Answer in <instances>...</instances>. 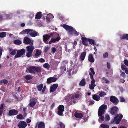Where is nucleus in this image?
<instances>
[{"instance_id": "obj_1", "label": "nucleus", "mask_w": 128, "mask_h": 128, "mask_svg": "<svg viewBox=\"0 0 128 128\" xmlns=\"http://www.w3.org/2000/svg\"><path fill=\"white\" fill-rule=\"evenodd\" d=\"M58 36V34L55 32H53L50 34H46L43 36L44 41L46 44H50L52 42L55 43L60 40V37H57L56 38H52L48 42L47 41L50 37L54 38Z\"/></svg>"}, {"instance_id": "obj_2", "label": "nucleus", "mask_w": 128, "mask_h": 128, "mask_svg": "<svg viewBox=\"0 0 128 128\" xmlns=\"http://www.w3.org/2000/svg\"><path fill=\"white\" fill-rule=\"evenodd\" d=\"M107 108V106L106 105L103 104L101 105L99 107L98 112V116H100L98 119L99 122H102L104 121V116H103L105 112V110Z\"/></svg>"}, {"instance_id": "obj_3", "label": "nucleus", "mask_w": 128, "mask_h": 128, "mask_svg": "<svg viewBox=\"0 0 128 128\" xmlns=\"http://www.w3.org/2000/svg\"><path fill=\"white\" fill-rule=\"evenodd\" d=\"M27 34L31 36L35 37L38 34L36 31L32 29H27L23 30L20 33V34Z\"/></svg>"}, {"instance_id": "obj_4", "label": "nucleus", "mask_w": 128, "mask_h": 128, "mask_svg": "<svg viewBox=\"0 0 128 128\" xmlns=\"http://www.w3.org/2000/svg\"><path fill=\"white\" fill-rule=\"evenodd\" d=\"M62 26L67 31L68 34H74L76 36H78L79 34V33L77 32L74 29L73 27L70 26L66 24H64Z\"/></svg>"}, {"instance_id": "obj_5", "label": "nucleus", "mask_w": 128, "mask_h": 128, "mask_svg": "<svg viewBox=\"0 0 128 128\" xmlns=\"http://www.w3.org/2000/svg\"><path fill=\"white\" fill-rule=\"evenodd\" d=\"M32 45H30L26 47L27 51L26 56L28 58H30L32 56L33 50L34 49V46Z\"/></svg>"}, {"instance_id": "obj_6", "label": "nucleus", "mask_w": 128, "mask_h": 128, "mask_svg": "<svg viewBox=\"0 0 128 128\" xmlns=\"http://www.w3.org/2000/svg\"><path fill=\"white\" fill-rule=\"evenodd\" d=\"M123 117L122 114H118L112 119L111 121V123H113L114 122L117 124H119Z\"/></svg>"}, {"instance_id": "obj_7", "label": "nucleus", "mask_w": 128, "mask_h": 128, "mask_svg": "<svg viewBox=\"0 0 128 128\" xmlns=\"http://www.w3.org/2000/svg\"><path fill=\"white\" fill-rule=\"evenodd\" d=\"M25 50L24 48L17 50L16 54L14 58H17L22 57H23V56H22L25 53Z\"/></svg>"}, {"instance_id": "obj_8", "label": "nucleus", "mask_w": 128, "mask_h": 128, "mask_svg": "<svg viewBox=\"0 0 128 128\" xmlns=\"http://www.w3.org/2000/svg\"><path fill=\"white\" fill-rule=\"evenodd\" d=\"M78 70L77 67L76 66H74L72 68H70L68 70L69 74L70 75L76 74V73Z\"/></svg>"}, {"instance_id": "obj_9", "label": "nucleus", "mask_w": 128, "mask_h": 128, "mask_svg": "<svg viewBox=\"0 0 128 128\" xmlns=\"http://www.w3.org/2000/svg\"><path fill=\"white\" fill-rule=\"evenodd\" d=\"M58 114L59 116H62L64 110V106L62 105H59L58 108Z\"/></svg>"}, {"instance_id": "obj_10", "label": "nucleus", "mask_w": 128, "mask_h": 128, "mask_svg": "<svg viewBox=\"0 0 128 128\" xmlns=\"http://www.w3.org/2000/svg\"><path fill=\"white\" fill-rule=\"evenodd\" d=\"M110 112L111 114L114 116L116 115L117 112L118 110V109L117 107L114 106L110 108Z\"/></svg>"}, {"instance_id": "obj_11", "label": "nucleus", "mask_w": 128, "mask_h": 128, "mask_svg": "<svg viewBox=\"0 0 128 128\" xmlns=\"http://www.w3.org/2000/svg\"><path fill=\"white\" fill-rule=\"evenodd\" d=\"M110 100L115 105L117 104L118 102V99L114 96H110Z\"/></svg>"}, {"instance_id": "obj_12", "label": "nucleus", "mask_w": 128, "mask_h": 128, "mask_svg": "<svg viewBox=\"0 0 128 128\" xmlns=\"http://www.w3.org/2000/svg\"><path fill=\"white\" fill-rule=\"evenodd\" d=\"M27 126L26 122L23 121H20L18 123V125L19 128H25Z\"/></svg>"}, {"instance_id": "obj_13", "label": "nucleus", "mask_w": 128, "mask_h": 128, "mask_svg": "<svg viewBox=\"0 0 128 128\" xmlns=\"http://www.w3.org/2000/svg\"><path fill=\"white\" fill-rule=\"evenodd\" d=\"M24 42L26 44H28L31 43L32 45L33 44V41L31 40L30 38L27 37H26L24 38Z\"/></svg>"}, {"instance_id": "obj_14", "label": "nucleus", "mask_w": 128, "mask_h": 128, "mask_svg": "<svg viewBox=\"0 0 128 128\" xmlns=\"http://www.w3.org/2000/svg\"><path fill=\"white\" fill-rule=\"evenodd\" d=\"M81 36L82 37L81 39L82 40V42L84 45L85 46H87L88 45V42L89 40V38H86L85 37H82V35H81Z\"/></svg>"}, {"instance_id": "obj_15", "label": "nucleus", "mask_w": 128, "mask_h": 128, "mask_svg": "<svg viewBox=\"0 0 128 128\" xmlns=\"http://www.w3.org/2000/svg\"><path fill=\"white\" fill-rule=\"evenodd\" d=\"M57 78L55 77H52L48 78L47 80V82L48 84H50L52 82H56Z\"/></svg>"}, {"instance_id": "obj_16", "label": "nucleus", "mask_w": 128, "mask_h": 128, "mask_svg": "<svg viewBox=\"0 0 128 128\" xmlns=\"http://www.w3.org/2000/svg\"><path fill=\"white\" fill-rule=\"evenodd\" d=\"M91 79L92 80L91 81V84L89 85V88L90 90H93L94 87L96 86L95 84V80L93 78L92 79Z\"/></svg>"}, {"instance_id": "obj_17", "label": "nucleus", "mask_w": 128, "mask_h": 128, "mask_svg": "<svg viewBox=\"0 0 128 128\" xmlns=\"http://www.w3.org/2000/svg\"><path fill=\"white\" fill-rule=\"evenodd\" d=\"M18 112L14 109L12 110H9L8 114L9 116L12 115H16L18 113Z\"/></svg>"}, {"instance_id": "obj_18", "label": "nucleus", "mask_w": 128, "mask_h": 128, "mask_svg": "<svg viewBox=\"0 0 128 128\" xmlns=\"http://www.w3.org/2000/svg\"><path fill=\"white\" fill-rule=\"evenodd\" d=\"M58 87V85L57 84H54L50 88V92H52L56 90Z\"/></svg>"}, {"instance_id": "obj_19", "label": "nucleus", "mask_w": 128, "mask_h": 128, "mask_svg": "<svg viewBox=\"0 0 128 128\" xmlns=\"http://www.w3.org/2000/svg\"><path fill=\"white\" fill-rule=\"evenodd\" d=\"M17 50L15 49H12L10 48L9 50V52L10 54L12 56L15 55L16 53Z\"/></svg>"}, {"instance_id": "obj_20", "label": "nucleus", "mask_w": 128, "mask_h": 128, "mask_svg": "<svg viewBox=\"0 0 128 128\" xmlns=\"http://www.w3.org/2000/svg\"><path fill=\"white\" fill-rule=\"evenodd\" d=\"M27 70L29 72L33 74L35 73V72H34V66L29 67L28 68Z\"/></svg>"}, {"instance_id": "obj_21", "label": "nucleus", "mask_w": 128, "mask_h": 128, "mask_svg": "<svg viewBox=\"0 0 128 128\" xmlns=\"http://www.w3.org/2000/svg\"><path fill=\"white\" fill-rule=\"evenodd\" d=\"M89 75L90 76V78L91 79H92L93 77V75L95 74V73L94 72L93 68H90V71L89 72Z\"/></svg>"}, {"instance_id": "obj_22", "label": "nucleus", "mask_w": 128, "mask_h": 128, "mask_svg": "<svg viewBox=\"0 0 128 128\" xmlns=\"http://www.w3.org/2000/svg\"><path fill=\"white\" fill-rule=\"evenodd\" d=\"M88 60L91 62H94V59L92 54H90L88 57Z\"/></svg>"}, {"instance_id": "obj_23", "label": "nucleus", "mask_w": 128, "mask_h": 128, "mask_svg": "<svg viewBox=\"0 0 128 128\" xmlns=\"http://www.w3.org/2000/svg\"><path fill=\"white\" fill-rule=\"evenodd\" d=\"M42 14V13L41 12H38L36 15L35 18L37 20L40 19L41 18Z\"/></svg>"}, {"instance_id": "obj_24", "label": "nucleus", "mask_w": 128, "mask_h": 128, "mask_svg": "<svg viewBox=\"0 0 128 128\" xmlns=\"http://www.w3.org/2000/svg\"><path fill=\"white\" fill-rule=\"evenodd\" d=\"M34 72L39 73H40L41 71V69L40 67L37 66H34Z\"/></svg>"}, {"instance_id": "obj_25", "label": "nucleus", "mask_w": 128, "mask_h": 128, "mask_svg": "<svg viewBox=\"0 0 128 128\" xmlns=\"http://www.w3.org/2000/svg\"><path fill=\"white\" fill-rule=\"evenodd\" d=\"M38 128H45L44 123L42 122H39L38 124Z\"/></svg>"}, {"instance_id": "obj_26", "label": "nucleus", "mask_w": 128, "mask_h": 128, "mask_svg": "<svg viewBox=\"0 0 128 128\" xmlns=\"http://www.w3.org/2000/svg\"><path fill=\"white\" fill-rule=\"evenodd\" d=\"M86 55V52H82L80 56V57L81 60L83 61Z\"/></svg>"}, {"instance_id": "obj_27", "label": "nucleus", "mask_w": 128, "mask_h": 128, "mask_svg": "<svg viewBox=\"0 0 128 128\" xmlns=\"http://www.w3.org/2000/svg\"><path fill=\"white\" fill-rule=\"evenodd\" d=\"M41 53V52L40 50H37L34 56V57L36 58H38L40 55Z\"/></svg>"}, {"instance_id": "obj_28", "label": "nucleus", "mask_w": 128, "mask_h": 128, "mask_svg": "<svg viewBox=\"0 0 128 128\" xmlns=\"http://www.w3.org/2000/svg\"><path fill=\"white\" fill-rule=\"evenodd\" d=\"M43 87V84L38 85L36 86L38 90L39 91H42Z\"/></svg>"}, {"instance_id": "obj_29", "label": "nucleus", "mask_w": 128, "mask_h": 128, "mask_svg": "<svg viewBox=\"0 0 128 128\" xmlns=\"http://www.w3.org/2000/svg\"><path fill=\"white\" fill-rule=\"evenodd\" d=\"M74 115L76 117L78 118H80L82 117V115L81 113L75 112Z\"/></svg>"}, {"instance_id": "obj_30", "label": "nucleus", "mask_w": 128, "mask_h": 128, "mask_svg": "<svg viewBox=\"0 0 128 128\" xmlns=\"http://www.w3.org/2000/svg\"><path fill=\"white\" fill-rule=\"evenodd\" d=\"M86 84V81L84 78L82 79L80 81L79 83L80 86H84Z\"/></svg>"}, {"instance_id": "obj_31", "label": "nucleus", "mask_w": 128, "mask_h": 128, "mask_svg": "<svg viewBox=\"0 0 128 128\" xmlns=\"http://www.w3.org/2000/svg\"><path fill=\"white\" fill-rule=\"evenodd\" d=\"M92 98L93 99L96 100V101H98L100 100V97L95 94L93 96Z\"/></svg>"}, {"instance_id": "obj_32", "label": "nucleus", "mask_w": 128, "mask_h": 128, "mask_svg": "<svg viewBox=\"0 0 128 128\" xmlns=\"http://www.w3.org/2000/svg\"><path fill=\"white\" fill-rule=\"evenodd\" d=\"M102 80L103 82H105L106 84H109L110 80L105 77H103L102 78Z\"/></svg>"}, {"instance_id": "obj_33", "label": "nucleus", "mask_w": 128, "mask_h": 128, "mask_svg": "<svg viewBox=\"0 0 128 128\" xmlns=\"http://www.w3.org/2000/svg\"><path fill=\"white\" fill-rule=\"evenodd\" d=\"M80 96V95L78 94H76L72 95L71 96H70V98L74 100L75 98H78Z\"/></svg>"}, {"instance_id": "obj_34", "label": "nucleus", "mask_w": 128, "mask_h": 128, "mask_svg": "<svg viewBox=\"0 0 128 128\" xmlns=\"http://www.w3.org/2000/svg\"><path fill=\"white\" fill-rule=\"evenodd\" d=\"M120 38L121 39H126L127 40H128V34H127L121 36H120Z\"/></svg>"}, {"instance_id": "obj_35", "label": "nucleus", "mask_w": 128, "mask_h": 128, "mask_svg": "<svg viewBox=\"0 0 128 128\" xmlns=\"http://www.w3.org/2000/svg\"><path fill=\"white\" fill-rule=\"evenodd\" d=\"M6 34V32H5L0 33V38H3L5 37Z\"/></svg>"}, {"instance_id": "obj_36", "label": "nucleus", "mask_w": 128, "mask_h": 128, "mask_svg": "<svg viewBox=\"0 0 128 128\" xmlns=\"http://www.w3.org/2000/svg\"><path fill=\"white\" fill-rule=\"evenodd\" d=\"M43 67L49 70L50 66L48 63H46L43 65Z\"/></svg>"}, {"instance_id": "obj_37", "label": "nucleus", "mask_w": 128, "mask_h": 128, "mask_svg": "<svg viewBox=\"0 0 128 128\" xmlns=\"http://www.w3.org/2000/svg\"><path fill=\"white\" fill-rule=\"evenodd\" d=\"M24 78L27 80H29L32 78V76L30 75H26L24 76Z\"/></svg>"}, {"instance_id": "obj_38", "label": "nucleus", "mask_w": 128, "mask_h": 128, "mask_svg": "<svg viewBox=\"0 0 128 128\" xmlns=\"http://www.w3.org/2000/svg\"><path fill=\"white\" fill-rule=\"evenodd\" d=\"M70 98V100H69V101H68L67 102V104H68L69 105H71L72 104V103L73 102L74 103H75L76 102V101L75 100H72Z\"/></svg>"}, {"instance_id": "obj_39", "label": "nucleus", "mask_w": 128, "mask_h": 128, "mask_svg": "<svg viewBox=\"0 0 128 128\" xmlns=\"http://www.w3.org/2000/svg\"><path fill=\"white\" fill-rule=\"evenodd\" d=\"M14 43L16 44H21L22 42L19 40H16L14 41Z\"/></svg>"}, {"instance_id": "obj_40", "label": "nucleus", "mask_w": 128, "mask_h": 128, "mask_svg": "<svg viewBox=\"0 0 128 128\" xmlns=\"http://www.w3.org/2000/svg\"><path fill=\"white\" fill-rule=\"evenodd\" d=\"M36 103V102L35 101L31 102L29 104L28 106H29L31 107H33Z\"/></svg>"}, {"instance_id": "obj_41", "label": "nucleus", "mask_w": 128, "mask_h": 128, "mask_svg": "<svg viewBox=\"0 0 128 128\" xmlns=\"http://www.w3.org/2000/svg\"><path fill=\"white\" fill-rule=\"evenodd\" d=\"M3 15H4V16H6V19H10V18H11L12 14L10 13L8 15H7L6 14H3Z\"/></svg>"}, {"instance_id": "obj_42", "label": "nucleus", "mask_w": 128, "mask_h": 128, "mask_svg": "<svg viewBox=\"0 0 128 128\" xmlns=\"http://www.w3.org/2000/svg\"><path fill=\"white\" fill-rule=\"evenodd\" d=\"M100 126L102 128H109L108 125L104 124H101L100 125Z\"/></svg>"}, {"instance_id": "obj_43", "label": "nucleus", "mask_w": 128, "mask_h": 128, "mask_svg": "<svg viewBox=\"0 0 128 128\" xmlns=\"http://www.w3.org/2000/svg\"><path fill=\"white\" fill-rule=\"evenodd\" d=\"M3 110V105L1 104L0 106V116L2 114Z\"/></svg>"}, {"instance_id": "obj_44", "label": "nucleus", "mask_w": 128, "mask_h": 128, "mask_svg": "<svg viewBox=\"0 0 128 128\" xmlns=\"http://www.w3.org/2000/svg\"><path fill=\"white\" fill-rule=\"evenodd\" d=\"M88 41L89 42V43L92 45H94V40H93L90 39H89Z\"/></svg>"}, {"instance_id": "obj_45", "label": "nucleus", "mask_w": 128, "mask_h": 128, "mask_svg": "<svg viewBox=\"0 0 128 128\" xmlns=\"http://www.w3.org/2000/svg\"><path fill=\"white\" fill-rule=\"evenodd\" d=\"M8 82V80L4 79L1 80L0 82V83H3L4 84H6Z\"/></svg>"}, {"instance_id": "obj_46", "label": "nucleus", "mask_w": 128, "mask_h": 128, "mask_svg": "<svg viewBox=\"0 0 128 128\" xmlns=\"http://www.w3.org/2000/svg\"><path fill=\"white\" fill-rule=\"evenodd\" d=\"M108 53L107 52H105L104 53L103 55V56L104 58H108Z\"/></svg>"}, {"instance_id": "obj_47", "label": "nucleus", "mask_w": 128, "mask_h": 128, "mask_svg": "<svg viewBox=\"0 0 128 128\" xmlns=\"http://www.w3.org/2000/svg\"><path fill=\"white\" fill-rule=\"evenodd\" d=\"M106 95V93L103 92H101L99 94V95L101 97H103Z\"/></svg>"}, {"instance_id": "obj_48", "label": "nucleus", "mask_w": 128, "mask_h": 128, "mask_svg": "<svg viewBox=\"0 0 128 128\" xmlns=\"http://www.w3.org/2000/svg\"><path fill=\"white\" fill-rule=\"evenodd\" d=\"M59 125L60 126V128H65L64 125L62 122H59Z\"/></svg>"}, {"instance_id": "obj_49", "label": "nucleus", "mask_w": 128, "mask_h": 128, "mask_svg": "<svg viewBox=\"0 0 128 128\" xmlns=\"http://www.w3.org/2000/svg\"><path fill=\"white\" fill-rule=\"evenodd\" d=\"M120 77H122L123 78H124L126 77L125 74L124 72H122L120 74Z\"/></svg>"}, {"instance_id": "obj_50", "label": "nucleus", "mask_w": 128, "mask_h": 128, "mask_svg": "<svg viewBox=\"0 0 128 128\" xmlns=\"http://www.w3.org/2000/svg\"><path fill=\"white\" fill-rule=\"evenodd\" d=\"M17 118L18 119H22L24 118L23 116L21 114H19L16 116Z\"/></svg>"}, {"instance_id": "obj_51", "label": "nucleus", "mask_w": 128, "mask_h": 128, "mask_svg": "<svg viewBox=\"0 0 128 128\" xmlns=\"http://www.w3.org/2000/svg\"><path fill=\"white\" fill-rule=\"evenodd\" d=\"M38 62H45V60L43 58H40L39 59Z\"/></svg>"}, {"instance_id": "obj_52", "label": "nucleus", "mask_w": 128, "mask_h": 128, "mask_svg": "<svg viewBox=\"0 0 128 128\" xmlns=\"http://www.w3.org/2000/svg\"><path fill=\"white\" fill-rule=\"evenodd\" d=\"M48 16L51 19H53L54 18V16H53V15L51 14H47Z\"/></svg>"}, {"instance_id": "obj_53", "label": "nucleus", "mask_w": 128, "mask_h": 128, "mask_svg": "<svg viewBox=\"0 0 128 128\" xmlns=\"http://www.w3.org/2000/svg\"><path fill=\"white\" fill-rule=\"evenodd\" d=\"M105 119L106 120H110V117L108 114H106L105 116Z\"/></svg>"}, {"instance_id": "obj_54", "label": "nucleus", "mask_w": 128, "mask_h": 128, "mask_svg": "<svg viewBox=\"0 0 128 128\" xmlns=\"http://www.w3.org/2000/svg\"><path fill=\"white\" fill-rule=\"evenodd\" d=\"M46 86H44L42 88V94H44V93L46 89Z\"/></svg>"}, {"instance_id": "obj_55", "label": "nucleus", "mask_w": 128, "mask_h": 128, "mask_svg": "<svg viewBox=\"0 0 128 128\" xmlns=\"http://www.w3.org/2000/svg\"><path fill=\"white\" fill-rule=\"evenodd\" d=\"M121 67L122 70H126V68L124 64L122 65L121 66Z\"/></svg>"}, {"instance_id": "obj_56", "label": "nucleus", "mask_w": 128, "mask_h": 128, "mask_svg": "<svg viewBox=\"0 0 128 128\" xmlns=\"http://www.w3.org/2000/svg\"><path fill=\"white\" fill-rule=\"evenodd\" d=\"M50 49V48L48 46L45 47L44 48V51L45 52H47L48 50Z\"/></svg>"}, {"instance_id": "obj_57", "label": "nucleus", "mask_w": 128, "mask_h": 128, "mask_svg": "<svg viewBox=\"0 0 128 128\" xmlns=\"http://www.w3.org/2000/svg\"><path fill=\"white\" fill-rule=\"evenodd\" d=\"M124 64L126 66H128V60H124Z\"/></svg>"}, {"instance_id": "obj_58", "label": "nucleus", "mask_w": 128, "mask_h": 128, "mask_svg": "<svg viewBox=\"0 0 128 128\" xmlns=\"http://www.w3.org/2000/svg\"><path fill=\"white\" fill-rule=\"evenodd\" d=\"M50 19L48 16L46 17V22H50Z\"/></svg>"}, {"instance_id": "obj_59", "label": "nucleus", "mask_w": 128, "mask_h": 128, "mask_svg": "<svg viewBox=\"0 0 128 128\" xmlns=\"http://www.w3.org/2000/svg\"><path fill=\"white\" fill-rule=\"evenodd\" d=\"M107 68L108 69H110V63L108 62H107Z\"/></svg>"}, {"instance_id": "obj_60", "label": "nucleus", "mask_w": 128, "mask_h": 128, "mask_svg": "<svg viewBox=\"0 0 128 128\" xmlns=\"http://www.w3.org/2000/svg\"><path fill=\"white\" fill-rule=\"evenodd\" d=\"M34 14L33 12H31L29 15V16L31 18H33L34 16Z\"/></svg>"}, {"instance_id": "obj_61", "label": "nucleus", "mask_w": 128, "mask_h": 128, "mask_svg": "<svg viewBox=\"0 0 128 128\" xmlns=\"http://www.w3.org/2000/svg\"><path fill=\"white\" fill-rule=\"evenodd\" d=\"M120 101L121 102H124L125 101L124 99L122 97H120Z\"/></svg>"}, {"instance_id": "obj_62", "label": "nucleus", "mask_w": 128, "mask_h": 128, "mask_svg": "<svg viewBox=\"0 0 128 128\" xmlns=\"http://www.w3.org/2000/svg\"><path fill=\"white\" fill-rule=\"evenodd\" d=\"M56 49L54 47L52 48V51L53 54L54 53L56 52Z\"/></svg>"}, {"instance_id": "obj_63", "label": "nucleus", "mask_w": 128, "mask_h": 128, "mask_svg": "<svg viewBox=\"0 0 128 128\" xmlns=\"http://www.w3.org/2000/svg\"><path fill=\"white\" fill-rule=\"evenodd\" d=\"M94 102L93 100H92L89 102V104L90 105H92L94 104Z\"/></svg>"}, {"instance_id": "obj_64", "label": "nucleus", "mask_w": 128, "mask_h": 128, "mask_svg": "<svg viewBox=\"0 0 128 128\" xmlns=\"http://www.w3.org/2000/svg\"><path fill=\"white\" fill-rule=\"evenodd\" d=\"M31 121V120L28 118H27L26 119V122L27 123H29Z\"/></svg>"}]
</instances>
